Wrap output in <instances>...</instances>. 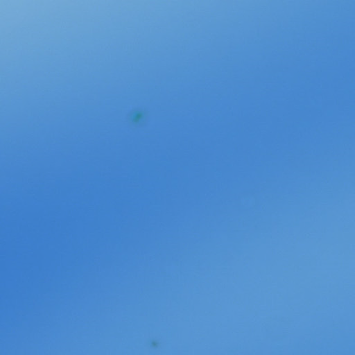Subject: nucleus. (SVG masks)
<instances>
[{"instance_id": "nucleus-1", "label": "nucleus", "mask_w": 355, "mask_h": 355, "mask_svg": "<svg viewBox=\"0 0 355 355\" xmlns=\"http://www.w3.org/2000/svg\"><path fill=\"white\" fill-rule=\"evenodd\" d=\"M1 321H3V304H1Z\"/></svg>"}, {"instance_id": "nucleus-2", "label": "nucleus", "mask_w": 355, "mask_h": 355, "mask_svg": "<svg viewBox=\"0 0 355 355\" xmlns=\"http://www.w3.org/2000/svg\"><path fill=\"white\" fill-rule=\"evenodd\" d=\"M1 321H3V304H1Z\"/></svg>"}, {"instance_id": "nucleus-3", "label": "nucleus", "mask_w": 355, "mask_h": 355, "mask_svg": "<svg viewBox=\"0 0 355 355\" xmlns=\"http://www.w3.org/2000/svg\"><path fill=\"white\" fill-rule=\"evenodd\" d=\"M1 321H3V304H1Z\"/></svg>"}, {"instance_id": "nucleus-4", "label": "nucleus", "mask_w": 355, "mask_h": 355, "mask_svg": "<svg viewBox=\"0 0 355 355\" xmlns=\"http://www.w3.org/2000/svg\"><path fill=\"white\" fill-rule=\"evenodd\" d=\"M1 321H3V304H1Z\"/></svg>"}, {"instance_id": "nucleus-5", "label": "nucleus", "mask_w": 355, "mask_h": 355, "mask_svg": "<svg viewBox=\"0 0 355 355\" xmlns=\"http://www.w3.org/2000/svg\"><path fill=\"white\" fill-rule=\"evenodd\" d=\"M1 321H3V304H1Z\"/></svg>"}, {"instance_id": "nucleus-6", "label": "nucleus", "mask_w": 355, "mask_h": 355, "mask_svg": "<svg viewBox=\"0 0 355 355\" xmlns=\"http://www.w3.org/2000/svg\"><path fill=\"white\" fill-rule=\"evenodd\" d=\"M1 321H3V304H1Z\"/></svg>"}, {"instance_id": "nucleus-7", "label": "nucleus", "mask_w": 355, "mask_h": 355, "mask_svg": "<svg viewBox=\"0 0 355 355\" xmlns=\"http://www.w3.org/2000/svg\"><path fill=\"white\" fill-rule=\"evenodd\" d=\"M1 321H3V304H1Z\"/></svg>"}, {"instance_id": "nucleus-8", "label": "nucleus", "mask_w": 355, "mask_h": 355, "mask_svg": "<svg viewBox=\"0 0 355 355\" xmlns=\"http://www.w3.org/2000/svg\"><path fill=\"white\" fill-rule=\"evenodd\" d=\"M1 321H3V304H1Z\"/></svg>"}, {"instance_id": "nucleus-9", "label": "nucleus", "mask_w": 355, "mask_h": 355, "mask_svg": "<svg viewBox=\"0 0 355 355\" xmlns=\"http://www.w3.org/2000/svg\"><path fill=\"white\" fill-rule=\"evenodd\" d=\"M1 321H3V304H1Z\"/></svg>"}, {"instance_id": "nucleus-10", "label": "nucleus", "mask_w": 355, "mask_h": 355, "mask_svg": "<svg viewBox=\"0 0 355 355\" xmlns=\"http://www.w3.org/2000/svg\"><path fill=\"white\" fill-rule=\"evenodd\" d=\"M1 321H3V304H1Z\"/></svg>"}, {"instance_id": "nucleus-11", "label": "nucleus", "mask_w": 355, "mask_h": 355, "mask_svg": "<svg viewBox=\"0 0 355 355\" xmlns=\"http://www.w3.org/2000/svg\"><path fill=\"white\" fill-rule=\"evenodd\" d=\"M1 321H3V304H1Z\"/></svg>"}, {"instance_id": "nucleus-12", "label": "nucleus", "mask_w": 355, "mask_h": 355, "mask_svg": "<svg viewBox=\"0 0 355 355\" xmlns=\"http://www.w3.org/2000/svg\"><path fill=\"white\" fill-rule=\"evenodd\" d=\"M1 321H3V304H1Z\"/></svg>"}, {"instance_id": "nucleus-13", "label": "nucleus", "mask_w": 355, "mask_h": 355, "mask_svg": "<svg viewBox=\"0 0 355 355\" xmlns=\"http://www.w3.org/2000/svg\"><path fill=\"white\" fill-rule=\"evenodd\" d=\"M1 280L3 279V272L2 271L1 272Z\"/></svg>"}, {"instance_id": "nucleus-14", "label": "nucleus", "mask_w": 355, "mask_h": 355, "mask_svg": "<svg viewBox=\"0 0 355 355\" xmlns=\"http://www.w3.org/2000/svg\"><path fill=\"white\" fill-rule=\"evenodd\" d=\"M1 280L3 279V272L2 271L1 272Z\"/></svg>"}, {"instance_id": "nucleus-15", "label": "nucleus", "mask_w": 355, "mask_h": 355, "mask_svg": "<svg viewBox=\"0 0 355 355\" xmlns=\"http://www.w3.org/2000/svg\"><path fill=\"white\" fill-rule=\"evenodd\" d=\"M1 280L3 279V272L2 271L1 272Z\"/></svg>"}, {"instance_id": "nucleus-16", "label": "nucleus", "mask_w": 355, "mask_h": 355, "mask_svg": "<svg viewBox=\"0 0 355 355\" xmlns=\"http://www.w3.org/2000/svg\"><path fill=\"white\" fill-rule=\"evenodd\" d=\"M1 280L3 279V272L2 271L1 272Z\"/></svg>"}, {"instance_id": "nucleus-17", "label": "nucleus", "mask_w": 355, "mask_h": 355, "mask_svg": "<svg viewBox=\"0 0 355 355\" xmlns=\"http://www.w3.org/2000/svg\"><path fill=\"white\" fill-rule=\"evenodd\" d=\"M1 280L3 279V272L2 271L1 272Z\"/></svg>"}, {"instance_id": "nucleus-18", "label": "nucleus", "mask_w": 355, "mask_h": 355, "mask_svg": "<svg viewBox=\"0 0 355 355\" xmlns=\"http://www.w3.org/2000/svg\"><path fill=\"white\" fill-rule=\"evenodd\" d=\"M1 207H3V200H1Z\"/></svg>"}, {"instance_id": "nucleus-19", "label": "nucleus", "mask_w": 355, "mask_h": 355, "mask_svg": "<svg viewBox=\"0 0 355 355\" xmlns=\"http://www.w3.org/2000/svg\"><path fill=\"white\" fill-rule=\"evenodd\" d=\"M1 207H3V200H1Z\"/></svg>"}, {"instance_id": "nucleus-20", "label": "nucleus", "mask_w": 355, "mask_h": 355, "mask_svg": "<svg viewBox=\"0 0 355 355\" xmlns=\"http://www.w3.org/2000/svg\"><path fill=\"white\" fill-rule=\"evenodd\" d=\"M1 207H3V200H1Z\"/></svg>"}, {"instance_id": "nucleus-21", "label": "nucleus", "mask_w": 355, "mask_h": 355, "mask_svg": "<svg viewBox=\"0 0 355 355\" xmlns=\"http://www.w3.org/2000/svg\"><path fill=\"white\" fill-rule=\"evenodd\" d=\"M1 207H3V200H1Z\"/></svg>"}, {"instance_id": "nucleus-22", "label": "nucleus", "mask_w": 355, "mask_h": 355, "mask_svg": "<svg viewBox=\"0 0 355 355\" xmlns=\"http://www.w3.org/2000/svg\"><path fill=\"white\" fill-rule=\"evenodd\" d=\"M1 207H3V200H1Z\"/></svg>"}, {"instance_id": "nucleus-23", "label": "nucleus", "mask_w": 355, "mask_h": 355, "mask_svg": "<svg viewBox=\"0 0 355 355\" xmlns=\"http://www.w3.org/2000/svg\"><path fill=\"white\" fill-rule=\"evenodd\" d=\"M1 221H3V214H1Z\"/></svg>"}, {"instance_id": "nucleus-24", "label": "nucleus", "mask_w": 355, "mask_h": 355, "mask_svg": "<svg viewBox=\"0 0 355 355\" xmlns=\"http://www.w3.org/2000/svg\"><path fill=\"white\" fill-rule=\"evenodd\" d=\"M1 221H3V214H1Z\"/></svg>"}, {"instance_id": "nucleus-25", "label": "nucleus", "mask_w": 355, "mask_h": 355, "mask_svg": "<svg viewBox=\"0 0 355 355\" xmlns=\"http://www.w3.org/2000/svg\"><path fill=\"white\" fill-rule=\"evenodd\" d=\"M1 221H3V214H1Z\"/></svg>"}, {"instance_id": "nucleus-26", "label": "nucleus", "mask_w": 355, "mask_h": 355, "mask_svg": "<svg viewBox=\"0 0 355 355\" xmlns=\"http://www.w3.org/2000/svg\"><path fill=\"white\" fill-rule=\"evenodd\" d=\"M1 221H3V214H1Z\"/></svg>"}, {"instance_id": "nucleus-27", "label": "nucleus", "mask_w": 355, "mask_h": 355, "mask_svg": "<svg viewBox=\"0 0 355 355\" xmlns=\"http://www.w3.org/2000/svg\"><path fill=\"white\" fill-rule=\"evenodd\" d=\"M1 221H3V214H1Z\"/></svg>"}, {"instance_id": "nucleus-28", "label": "nucleus", "mask_w": 355, "mask_h": 355, "mask_svg": "<svg viewBox=\"0 0 355 355\" xmlns=\"http://www.w3.org/2000/svg\"><path fill=\"white\" fill-rule=\"evenodd\" d=\"M1 196H3V190H1Z\"/></svg>"}, {"instance_id": "nucleus-29", "label": "nucleus", "mask_w": 355, "mask_h": 355, "mask_svg": "<svg viewBox=\"0 0 355 355\" xmlns=\"http://www.w3.org/2000/svg\"><path fill=\"white\" fill-rule=\"evenodd\" d=\"M1 196H3V190H1Z\"/></svg>"}, {"instance_id": "nucleus-30", "label": "nucleus", "mask_w": 355, "mask_h": 355, "mask_svg": "<svg viewBox=\"0 0 355 355\" xmlns=\"http://www.w3.org/2000/svg\"><path fill=\"white\" fill-rule=\"evenodd\" d=\"M1 196H3V190H1Z\"/></svg>"}, {"instance_id": "nucleus-31", "label": "nucleus", "mask_w": 355, "mask_h": 355, "mask_svg": "<svg viewBox=\"0 0 355 355\" xmlns=\"http://www.w3.org/2000/svg\"><path fill=\"white\" fill-rule=\"evenodd\" d=\"M1 196H3V190H1Z\"/></svg>"}, {"instance_id": "nucleus-32", "label": "nucleus", "mask_w": 355, "mask_h": 355, "mask_svg": "<svg viewBox=\"0 0 355 355\" xmlns=\"http://www.w3.org/2000/svg\"><path fill=\"white\" fill-rule=\"evenodd\" d=\"M1 239H3V233H1Z\"/></svg>"}, {"instance_id": "nucleus-33", "label": "nucleus", "mask_w": 355, "mask_h": 355, "mask_svg": "<svg viewBox=\"0 0 355 355\" xmlns=\"http://www.w3.org/2000/svg\"><path fill=\"white\" fill-rule=\"evenodd\" d=\"M1 239H3V233H1Z\"/></svg>"}, {"instance_id": "nucleus-34", "label": "nucleus", "mask_w": 355, "mask_h": 355, "mask_svg": "<svg viewBox=\"0 0 355 355\" xmlns=\"http://www.w3.org/2000/svg\"><path fill=\"white\" fill-rule=\"evenodd\" d=\"M1 239H3V233H1Z\"/></svg>"}, {"instance_id": "nucleus-35", "label": "nucleus", "mask_w": 355, "mask_h": 355, "mask_svg": "<svg viewBox=\"0 0 355 355\" xmlns=\"http://www.w3.org/2000/svg\"><path fill=\"white\" fill-rule=\"evenodd\" d=\"M1 239H3V233H1Z\"/></svg>"}, {"instance_id": "nucleus-36", "label": "nucleus", "mask_w": 355, "mask_h": 355, "mask_svg": "<svg viewBox=\"0 0 355 355\" xmlns=\"http://www.w3.org/2000/svg\"><path fill=\"white\" fill-rule=\"evenodd\" d=\"M1 213H3V208H1Z\"/></svg>"}, {"instance_id": "nucleus-37", "label": "nucleus", "mask_w": 355, "mask_h": 355, "mask_svg": "<svg viewBox=\"0 0 355 355\" xmlns=\"http://www.w3.org/2000/svg\"><path fill=\"white\" fill-rule=\"evenodd\" d=\"M1 213H3V208H1Z\"/></svg>"}, {"instance_id": "nucleus-38", "label": "nucleus", "mask_w": 355, "mask_h": 355, "mask_svg": "<svg viewBox=\"0 0 355 355\" xmlns=\"http://www.w3.org/2000/svg\"><path fill=\"white\" fill-rule=\"evenodd\" d=\"M1 213H3V208H1Z\"/></svg>"}, {"instance_id": "nucleus-39", "label": "nucleus", "mask_w": 355, "mask_h": 355, "mask_svg": "<svg viewBox=\"0 0 355 355\" xmlns=\"http://www.w3.org/2000/svg\"><path fill=\"white\" fill-rule=\"evenodd\" d=\"M1 288H3V283H1Z\"/></svg>"}, {"instance_id": "nucleus-40", "label": "nucleus", "mask_w": 355, "mask_h": 355, "mask_svg": "<svg viewBox=\"0 0 355 355\" xmlns=\"http://www.w3.org/2000/svg\"><path fill=\"white\" fill-rule=\"evenodd\" d=\"M1 288H3V283H1Z\"/></svg>"}, {"instance_id": "nucleus-41", "label": "nucleus", "mask_w": 355, "mask_h": 355, "mask_svg": "<svg viewBox=\"0 0 355 355\" xmlns=\"http://www.w3.org/2000/svg\"><path fill=\"white\" fill-rule=\"evenodd\" d=\"M1 288H3V283H1Z\"/></svg>"}, {"instance_id": "nucleus-42", "label": "nucleus", "mask_w": 355, "mask_h": 355, "mask_svg": "<svg viewBox=\"0 0 355 355\" xmlns=\"http://www.w3.org/2000/svg\"><path fill=\"white\" fill-rule=\"evenodd\" d=\"M1 338H3V333H1Z\"/></svg>"}, {"instance_id": "nucleus-43", "label": "nucleus", "mask_w": 355, "mask_h": 355, "mask_svg": "<svg viewBox=\"0 0 355 355\" xmlns=\"http://www.w3.org/2000/svg\"><path fill=\"white\" fill-rule=\"evenodd\" d=\"M1 338H3V333H1Z\"/></svg>"}, {"instance_id": "nucleus-44", "label": "nucleus", "mask_w": 355, "mask_h": 355, "mask_svg": "<svg viewBox=\"0 0 355 355\" xmlns=\"http://www.w3.org/2000/svg\"><path fill=\"white\" fill-rule=\"evenodd\" d=\"M1 338H3V333H1Z\"/></svg>"}, {"instance_id": "nucleus-45", "label": "nucleus", "mask_w": 355, "mask_h": 355, "mask_svg": "<svg viewBox=\"0 0 355 355\" xmlns=\"http://www.w3.org/2000/svg\"><path fill=\"white\" fill-rule=\"evenodd\" d=\"M1 243L3 242V240H2V239L1 240Z\"/></svg>"}]
</instances>
